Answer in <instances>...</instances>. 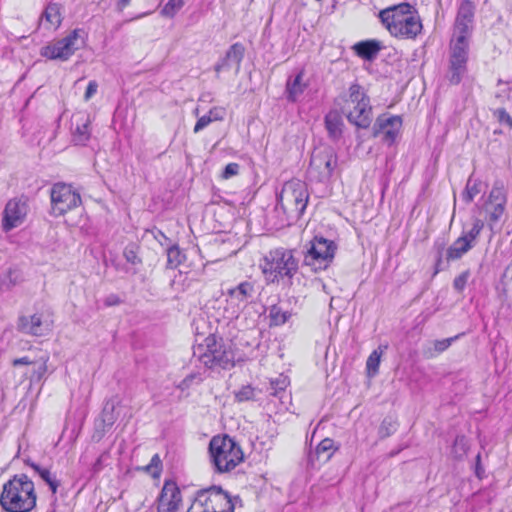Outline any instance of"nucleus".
Instances as JSON below:
<instances>
[{"label": "nucleus", "mask_w": 512, "mask_h": 512, "mask_svg": "<svg viewBox=\"0 0 512 512\" xmlns=\"http://www.w3.org/2000/svg\"><path fill=\"white\" fill-rule=\"evenodd\" d=\"M454 338H446L442 340H436L433 342V350L431 348H428L425 351V355L427 357H434L439 353L444 352L446 349L449 348V346L452 344Z\"/></svg>", "instance_id": "37"}, {"label": "nucleus", "mask_w": 512, "mask_h": 512, "mask_svg": "<svg viewBox=\"0 0 512 512\" xmlns=\"http://www.w3.org/2000/svg\"><path fill=\"white\" fill-rule=\"evenodd\" d=\"M49 361V355L44 354L40 356L38 359H36L33 363V369L32 373L30 375V382L31 383H38L40 382L45 374L47 373V363Z\"/></svg>", "instance_id": "30"}, {"label": "nucleus", "mask_w": 512, "mask_h": 512, "mask_svg": "<svg viewBox=\"0 0 512 512\" xmlns=\"http://www.w3.org/2000/svg\"><path fill=\"white\" fill-rule=\"evenodd\" d=\"M506 194L502 187L494 186L489 194L488 201L485 205L488 214V222L491 227L497 224L505 212Z\"/></svg>", "instance_id": "18"}, {"label": "nucleus", "mask_w": 512, "mask_h": 512, "mask_svg": "<svg viewBox=\"0 0 512 512\" xmlns=\"http://www.w3.org/2000/svg\"><path fill=\"white\" fill-rule=\"evenodd\" d=\"M185 260V254L178 246L173 245L167 249V266L169 268L178 267Z\"/></svg>", "instance_id": "32"}, {"label": "nucleus", "mask_w": 512, "mask_h": 512, "mask_svg": "<svg viewBox=\"0 0 512 512\" xmlns=\"http://www.w3.org/2000/svg\"><path fill=\"white\" fill-rule=\"evenodd\" d=\"M80 34V29H74L66 37L43 46L40 55L50 60L67 61L83 44Z\"/></svg>", "instance_id": "10"}, {"label": "nucleus", "mask_w": 512, "mask_h": 512, "mask_svg": "<svg viewBox=\"0 0 512 512\" xmlns=\"http://www.w3.org/2000/svg\"><path fill=\"white\" fill-rule=\"evenodd\" d=\"M120 303V300L119 298L116 296V295H110L109 297H107V299L105 300V304L107 306H113V305H117Z\"/></svg>", "instance_id": "54"}, {"label": "nucleus", "mask_w": 512, "mask_h": 512, "mask_svg": "<svg viewBox=\"0 0 512 512\" xmlns=\"http://www.w3.org/2000/svg\"><path fill=\"white\" fill-rule=\"evenodd\" d=\"M348 121L358 128H368L372 122L370 99L359 84H352L341 107Z\"/></svg>", "instance_id": "5"}, {"label": "nucleus", "mask_w": 512, "mask_h": 512, "mask_svg": "<svg viewBox=\"0 0 512 512\" xmlns=\"http://www.w3.org/2000/svg\"><path fill=\"white\" fill-rule=\"evenodd\" d=\"M483 227H484L483 221L480 219H475L473 221L472 227L469 230L464 231L460 237L465 238L469 242L471 247H474L475 243H476V239L480 235Z\"/></svg>", "instance_id": "33"}, {"label": "nucleus", "mask_w": 512, "mask_h": 512, "mask_svg": "<svg viewBox=\"0 0 512 512\" xmlns=\"http://www.w3.org/2000/svg\"><path fill=\"white\" fill-rule=\"evenodd\" d=\"M235 397L239 402L251 400L254 397V389L249 385L244 386L236 392Z\"/></svg>", "instance_id": "45"}, {"label": "nucleus", "mask_w": 512, "mask_h": 512, "mask_svg": "<svg viewBox=\"0 0 512 512\" xmlns=\"http://www.w3.org/2000/svg\"><path fill=\"white\" fill-rule=\"evenodd\" d=\"M198 378L196 374H190L188 375L187 377H185L179 384H178V388L182 391L190 388V386L192 385L193 381Z\"/></svg>", "instance_id": "49"}, {"label": "nucleus", "mask_w": 512, "mask_h": 512, "mask_svg": "<svg viewBox=\"0 0 512 512\" xmlns=\"http://www.w3.org/2000/svg\"><path fill=\"white\" fill-rule=\"evenodd\" d=\"M187 512H234V505L220 487H212L201 491Z\"/></svg>", "instance_id": "8"}, {"label": "nucleus", "mask_w": 512, "mask_h": 512, "mask_svg": "<svg viewBox=\"0 0 512 512\" xmlns=\"http://www.w3.org/2000/svg\"><path fill=\"white\" fill-rule=\"evenodd\" d=\"M401 127L402 119L400 116L381 115L376 119L373 134L375 137H381L387 145H392L398 137Z\"/></svg>", "instance_id": "17"}, {"label": "nucleus", "mask_w": 512, "mask_h": 512, "mask_svg": "<svg viewBox=\"0 0 512 512\" xmlns=\"http://www.w3.org/2000/svg\"><path fill=\"white\" fill-rule=\"evenodd\" d=\"M212 461L218 472H229L244 458L241 447L229 436H214L209 443Z\"/></svg>", "instance_id": "6"}, {"label": "nucleus", "mask_w": 512, "mask_h": 512, "mask_svg": "<svg viewBox=\"0 0 512 512\" xmlns=\"http://www.w3.org/2000/svg\"><path fill=\"white\" fill-rule=\"evenodd\" d=\"M255 295V285L250 281H243L227 291V301L230 304L241 308L246 305Z\"/></svg>", "instance_id": "21"}, {"label": "nucleus", "mask_w": 512, "mask_h": 512, "mask_svg": "<svg viewBox=\"0 0 512 512\" xmlns=\"http://www.w3.org/2000/svg\"><path fill=\"white\" fill-rule=\"evenodd\" d=\"M194 356L208 369H229L234 366V353L231 347L214 335L208 336L204 343L197 347Z\"/></svg>", "instance_id": "4"}, {"label": "nucleus", "mask_w": 512, "mask_h": 512, "mask_svg": "<svg viewBox=\"0 0 512 512\" xmlns=\"http://www.w3.org/2000/svg\"><path fill=\"white\" fill-rule=\"evenodd\" d=\"M36 359H31L28 356H24L21 358H16L13 360L12 364L13 366H19V365H33L34 361Z\"/></svg>", "instance_id": "52"}, {"label": "nucleus", "mask_w": 512, "mask_h": 512, "mask_svg": "<svg viewBox=\"0 0 512 512\" xmlns=\"http://www.w3.org/2000/svg\"><path fill=\"white\" fill-rule=\"evenodd\" d=\"M36 503L34 482L26 474L15 475L3 485L0 505L4 511L30 512Z\"/></svg>", "instance_id": "2"}, {"label": "nucleus", "mask_w": 512, "mask_h": 512, "mask_svg": "<svg viewBox=\"0 0 512 512\" xmlns=\"http://www.w3.org/2000/svg\"><path fill=\"white\" fill-rule=\"evenodd\" d=\"M109 406L111 408V410L114 409V403H110V402H107L105 407H104V410H103V414H104V422H107L109 425H112L114 423V417L112 415H108V409H109Z\"/></svg>", "instance_id": "51"}, {"label": "nucleus", "mask_w": 512, "mask_h": 512, "mask_svg": "<svg viewBox=\"0 0 512 512\" xmlns=\"http://www.w3.org/2000/svg\"><path fill=\"white\" fill-rule=\"evenodd\" d=\"M469 277H470L469 270H466V271L462 272L460 275H458L453 281L454 289L458 292H462L468 282Z\"/></svg>", "instance_id": "43"}, {"label": "nucleus", "mask_w": 512, "mask_h": 512, "mask_svg": "<svg viewBox=\"0 0 512 512\" xmlns=\"http://www.w3.org/2000/svg\"><path fill=\"white\" fill-rule=\"evenodd\" d=\"M480 461H481V456L480 454H478L476 456V466H475V473H476V476L481 479L483 474H484V469L482 468L481 464H480Z\"/></svg>", "instance_id": "53"}, {"label": "nucleus", "mask_w": 512, "mask_h": 512, "mask_svg": "<svg viewBox=\"0 0 512 512\" xmlns=\"http://www.w3.org/2000/svg\"><path fill=\"white\" fill-rule=\"evenodd\" d=\"M97 88H98V84L96 83V81H90L88 83L87 88H86L84 99L86 101L91 99L95 95V93L97 92Z\"/></svg>", "instance_id": "50"}, {"label": "nucleus", "mask_w": 512, "mask_h": 512, "mask_svg": "<svg viewBox=\"0 0 512 512\" xmlns=\"http://www.w3.org/2000/svg\"><path fill=\"white\" fill-rule=\"evenodd\" d=\"M504 276L505 277L511 276V278H512V262L507 266V268L504 272Z\"/></svg>", "instance_id": "56"}, {"label": "nucleus", "mask_w": 512, "mask_h": 512, "mask_svg": "<svg viewBox=\"0 0 512 512\" xmlns=\"http://www.w3.org/2000/svg\"><path fill=\"white\" fill-rule=\"evenodd\" d=\"M468 51L469 40L452 38L450 43L449 70L447 77L449 82L453 85L459 84L467 72Z\"/></svg>", "instance_id": "12"}, {"label": "nucleus", "mask_w": 512, "mask_h": 512, "mask_svg": "<svg viewBox=\"0 0 512 512\" xmlns=\"http://www.w3.org/2000/svg\"><path fill=\"white\" fill-rule=\"evenodd\" d=\"M336 245L323 237H315L304 256V264L310 266L313 271L328 267L334 258Z\"/></svg>", "instance_id": "11"}, {"label": "nucleus", "mask_w": 512, "mask_h": 512, "mask_svg": "<svg viewBox=\"0 0 512 512\" xmlns=\"http://www.w3.org/2000/svg\"><path fill=\"white\" fill-rule=\"evenodd\" d=\"M53 320L47 312H36L29 316H20L17 330L31 336L44 337L51 333Z\"/></svg>", "instance_id": "14"}, {"label": "nucleus", "mask_w": 512, "mask_h": 512, "mask_svg": "<svg viewBox=\"0 0 512 512\" xmlns=\"http://www.w3.org/2000/svg\"><path fill=\"white\" fill-rule=\"evenodd\" d=\"M337 166V155L333 148L328 146L315 148L312 152L308 168L309 177L318 182L330 179Z\"/></svg>", "instance_id": "9"}, {"label": "nucleus", "mask_w": 512, "mask_h": 512, "mask_svg": "<svg viewBox=\"0 0 512 512\" xmlns=\"http://www.w3.org/2000/svg\"><path fill=\"white\" fill-rule=\"evenodd\" d=\"M91 120L84 113H77L72 117V140L76 145H85L90 139Z\"/></svg>", "instance_id": "22"}, {"label": "nucleus", "mask_w": 512, "mask_h": 512, "mask_svg": "<svg viewBox=\"0 0 512 512\" xmlns=\"http://www.w3.org/2000/svg\"><path fill=\"white\" fill-rule=\"evenodd\" d=\"M81 204V197L71 185L56 183L51 189V209L54 216H62Z\"/></svg>", "instance_id": "13"}, {"label": "nucleus", "mask_w": 512, "mask_h": 512, "mask_svg": "<svg viewBox=\"0 0 512 512\" xmlns=\"http://www.w3.org/2000/svg\"><path fill=\"white\" fill-rule=\"evenodd\" d=\"M472 248L465 238L459 237L447 249L446 259L447 261L458 260Z\"/></svg>", "instance_id": "27"}, {"label": "nucleus", "mask_w": 512, "mask_h": 512, "mask_svg": "<svg viewBox=\"0 0 512 512\" xmlns=\"http://www.w3.org/2000/svg\"><path fill=\"white\" fill-rule=\"evenodd\" d=\"M507 90H509L508 87H506L505 89H502V92H506Z\"/></svg>", "instance_id": "57"}, {"label": "nucleus", "mask_w": 512, "mask_h": 512, "mask_svg": "<svg viewBox=\"0 0 512 512\" xmlns=\"http://www.w3.org/2000/svg\"><path fill=\"white\" fill-rule=\"evenodd\" d=\"M289 380L284 375H279L278 377L271 379L270 381V394L273 396H278V394L285 390L288 386Z\"/></svg>", "instance_id": "39"}, {"label": "nucleus", "mask_w": 512, "mask_h": 512, "mask_svg": "<svg viewBox=\"0 0 512 512\" xmlns=\"http://www.w3.org/2000/svg\"><path fill=\"white\" fill-rule=\"evenodd\" d=\"M183 6L184 0H169L161 10V14L172 18Z\"/></svg>", "instance_id": "40"}, {"label": "nucleus", "mask_w": 512, "mask_h": 512, "mask_svg": "<svg viewBox=\"0 0 512 512\" xmlns=\"http://www.w3.org/2000/svg\"><path fill=\"white\" fill-rule=\"evenodd\" d=\"M325 126L331 138L338 139L341 136L343 122L336 110L327 113L325 116Z\"/></svg>", "instance_id": "26"}, {"label": "nucleus", "mask_w": 512, "mask_h": 512, "mask_svg": "<svg viewBox=\"0 0 512 512\" xmlns=\"http://www.w3.org/2000/svg\"><path fill=\"white\" fill-rule=\"evenodd\" d=\"M62 22L60 7L51 3L45 8L40 19V25L46 29H57Z\"/></svg>", "instance_id": "24"}, {"label": "nucleus", "mask_w": 512, "mask_h": 512, "mask_svg": "<svg viewBox=\"0 0 512 512\" xmlns=\"http://www.w3.org/2000/svg\"><path fill=\"white\" fill-rule=\"evenodd\" d=\"M386 349V345H381L369 355L366 361V370L368 377L372 378L378 374L381 357Z\"/></svg>", "instance_id": "29"}, {"label": "nucleus", "mask_w": 512, "mask_h": 512, "mask_svg": "<svg viewBox=\"0 0 512 512\" xmlns=\"http://www.w3.org/2000/svg\"><path fill=\"white\" fill-rule=\"evenodd\" d=\"M142 471L148 473L154 478H157L160 476L162 472V461L158 454H154L146 466H143L141 468Z\"/></svg>", "instance_id": "36"}, {"label": "nucleus", "mask_w": 512, "mask_h": 512, "mask_svg": "<svg viewBox=\"0 0 512 512\" xmlns=\"http://www.w3.org/2000/svg\"><path fill=\"white\" fill-rule=\"evenodd\" d=\"M239 172V165L237 163H229L224 168V171L222 173V177L224 179H229L235 175H237Z\"/></svg>", "instance_id": "47"}, {"label": "nucleus", "mask_w": 512, "mask_h": 512, "mask_svg": "<svg viewBox=\"0 0 512 512\" xmlns=\"http://www.w3.org/2000/svg\"><path fill=\"white\" fill-rule=\"evenodd\" d=\"M468 451V442L464 436H457L452 446L451 454L455 459L461 460Z\"/></svg>", "instance_id": "34"}, {"label": "nucleus", "mask_w": 512, "mask_h": 512, "mask_svg": "<svg viewBox=\"0 0 512 512\" xmlns=\"http://www.w3.org/2000/svg\"><path fill=\"white\" fill-rule=\"evenodd\" d=\"M298 269V261L292 251L278 248L264 257L262 271L272 282L279 278H291Z\"/></svg>", "instance_id": "7"}, {"label": "nucleus", "mask_w": 512, "mask_h": 512, "mask_svg": "<svg viewBox=\"0 0 512 512\" xmlns=\"http://www.w3.org/2000/svg\"><path fill=\"white\" fill-rule=\"evenodd\" d=\"M29 212V206L26 200L14 198L7 202L2 219V229L5 232L22 225Z\"/></svg>", "instance_id": "15"}, {"label": "nucleus", "mask_w": 512, "mask_h": 512, "mask_svg": "<svg viewBox=\"0 0 512 512\" xmlns=\"http://www.w3.org/2000/svg\"><path fill=\"white\" fill-rule=\"evenodd\" d=\"M303 72H299L293 80H288L286 84L287 98L289 101H296L304 92L305 84L302 82Z\"/></svg>", "instance_id": "28"}, {"label": "nucleus", "mask_w": 512, "mask_h": 512, "mask_svg": "<svg viewBox=\"0 0 512 512\" xmlns=\"http://www.w3.org/2000/svg\"><path fill=\"white\" fill-rule=\"evenodd\" d=\"M397 430V422L392 417H386L383 419L379 427L380 438H387Z\"/></svg>", "instance_id": "38"}, {"label": "nucleus", "mask_w": 512, "mask_h": 512, "mask_svg": "<svg viewBox=\"0 0 512 512\" xmlns=\"http://www.w3.org/2000/svg\"><path fill=\"white\" fill-rule=\"evenodd\" d=\"M481 187V182L469 179L466 188L462 193L463 200L467 203L472 202L474 197L481 192Z\"/></svg>", "instance_id": "35"}, {"label": "nucleus", "mask_w": 512, "mask_h": 512, "mask_svg": "<svg viewBox=\"0 0 512 512\" xmlns=\"http://www.w3.org/2000/svg\"><path fill=\"white\" fill-rule=\"evenodd\" d=\"M194 114L198 115V109H195Z\"/></svg>", "instance_id": "58"}, {"label": "nucleus", "mask_w": 512, "mask_h": 512, "mask_svg": "<svg viewBox=\"0 0 512 512\" xmlns=\"http://www.w3.org/2000/svg\"><path fill=\"white\" fill-rule=\"evenodd\" d=\"M124 257L127 260V262L135 265L141 262L140 258L138 257L136 246L135 245H128L124 249Z\"/></svg>", "instance_id": "44"}, {"label": "nucleus", "mask_w": 512, "mask_h": 512, "mask_svg": "<svg viewBox=\"0 0 512 512\" xmlns=\"http://www.w3.org/2000/svg\"><path fill=\"white\" fill-rule=\"evenodd\" d=\"M309 200V193L305 182L291 179L284 183L279 195L278 204L288 221L298 220L304 213Z\"/></svg>", "instance_id": "3"}, {"label": "nucleus", "mask_w": 512, "mask_h": 512, "mask_svg": "<svg viewBox=\"0 0 512 512\" xmlns=\"http://www.w3.org/2000/svg\"><path fill=\"white\" fill-rule=\"evenodd\" d=\"M475 5L470 0H463L458 8L454 24L453 38L469 40L473 28Z\"/></svg>", "instance_id": "16"}, {"label": "nucleus", "mask_w": 512, "mask_h": 512, "mask_svg": "<svg viewBox=\"0 0 512 512\" xmlns=\"http://www.w3.org/2000/svg\"><path fill=\"white\" fill-rule=\"evenodd\" d=\"M181 501V492L177 484L165 481L159 497L158 512H179Z\"/></svg>", "instance_id": "19"}, {"label": "nucleus", "mask_w": 512, "mask_h": 512, "mask_svg": "<svg viewBox=\"0 0 512 512\" xmlns=\"http://www.w3.org/2000/svg\"><path fill=\"white\" fill-rule=\"evenodd\" d=\"M494 118L497 119V121L505 125L507 127H512V117L506 112L503 108H498L493 111Z\"/></svg>", "instance_id": "41"}, {"label": "nucleus", "mask_w": 512, "mask_h": 512, "mask_svg": "<svg viewBox=\"0 0 512 512\" xmlns=\"http://www.w3.org/2000/svg\"><path fill=\"white\" fill-rule=\"evenodd\" d=\"M352 48L357 56L370 61L383 49V44L379 40L370 39L357 42Z\"/></svg>", "instance_id": "23"}, {"label": "nucleus", "mask_w": 512, "mask_h": 512, "mask_svg": "<svg viewBox=\"0 0 512 512\" xmlns=\"http://www.w3.org/2000/svg\"><path fill=\"white\" fill-rule=\"evenodd\" d=\"M130 1L131 0H119L117 6L120 10H122L129 5Z\"/></svg>", "instance_id": "55"}, {"label": "nucleus", "mask_w": 512, "mask_h": 512, "mask_svg": "<svg viewBox=\"0 0 512 512\" xmlns=\"http://www.w3.org/2000/svg\"><path fill=\"white\" fill-rule=\"evenodd\" d=\"M271 321L275 325L284 324L288 320V315L286 312H282L278 307L273 306L270 310Z\"/></svg>", "instance_id": "42"}, {"label": "nucleus", "mask_w": 512, "mask_h": 512, "mask_svg": "<svg viewBox=\"0 0 512 512\" xmlns=\"http://www.w3.org/2000/svg\"><path fill=\"white\" fill-rule=\"evenodd\" d=\"M244 53V46L241 43H234L227 50L225 56L215 65V72L219 74L222 71L235 67L236 73H238Z\"/></svg>", "instance_id": "20"}, {"label": "nucleus", "mask_w": 512, "mask_h": 512, "mask_svg": "<svg viewBox=\"0 0 512 512\" xmlns=\"http://www.w3.org/2000/svg\"><path fill=\"white\" fill-rule=\"evenodd\" d=\"M335 450L334 441L330 438H325L317 445L315 454L319 461L326 462L332 457Z\"/></svg>", "instance_id": "31"}, {"label": "nucleus", "mask_w": 512, "mask_h": 512, "mask_svg": "<svg viewBox=\"0 0 512 512\" xmlns=\"http://www.w3.org/2000/svg\"><path fill=\"white\" fill-rule=\"evenodd\" d=\"M212 122L221 121L225 116V109L221 107H213L209 110L208 114Z\"/></svg>", "instance_id": "46"}, {"label": "nucleus", "mask_w": 512, "mask_h": 512, "mask_svg": "<svg viewBox=\"0 0 512 512\" xmlns=\"http://www.w3.org/2000/svg\"><path fill=\"white\" fill-rule=\"evenodd\" d=\"M27 464L49 486L52 494H56L60 486V481L56 478V475L49 468L42 467L34 462H27Z\"/></svg>", "instance_id": "25"}, {"label": "nucleus", "mask_w": 512, "mask_h": 512, "mask_svg": "<svg viewBox=\"0 0 512 512\" xmlns=\"http://www.w3.org/2000/svg\"><path fill=\"white\" fill-rule=\"evenodd\" d=\"M210 123H212V121H211V118H209V116L207 114L201 116L198 119V121L196 122V124L194 126V129H193V132L194 133H199L201 130L206 128Z\"/></svg>", "instance_id": "48"}, {"label": "nucleus", "mask_w": 512, "mask_h": 512, "mask_svg": "<svg viewBox=\"0 0 512 512\" xmlns=\"http://www.w3.org/2000/svg\"><path fill=\"white\" fill-rule=\"evenodd\" d=\"M379 18L391 36L400 39H415L423 28L419 15L408 3L381 10Z\"/></svg>", "instance_id": "1"}]
</instances>
